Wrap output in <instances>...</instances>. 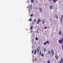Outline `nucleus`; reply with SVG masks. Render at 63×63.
Wrapping results in <instances>:
<instances>
[{"instance_id":"f257e3e1","label":"nucleus","mask_w":63,"mask_h":63,"mask_svg":"<svg viewBox=\"0 0 63 63\" xmlns=\"http://www.w3.org/2000/svg\"><path fill=\"white\" fill-rule=\"evenodd\" d=\"M49 41H47L46 42H45L43 43V44L44 45H47V44H49Z\"/></svg>"},{"instance_id":"f03ea898","label":"nucleus","mask_w":63,"mask_h":63,"mask_svg":"<svg viewBox=\"0 0 63 63\" xmlns=\"http://www.w3.org/2000/svg\"><path fill=\"white\" fill-rule=\"evenodd\" d=\"M51 51L52 55H54V51L53 50V49H52Z\"/></svg>"},{"instance_id":"7ed1b4c3","label":"nucleus","mask_w":63,"mask_h":63,"mask_svg":"<svg viewBox=\"0 0 63 63\" xmlns=\"http://www.w3.org/2000/svg\"><path fill=\"white\" fill-rule=\"evenodd\" d=\"M61 61H60L59 62L60 63H62V62L63 63V58H61Z\"/></svg>"},{"instance_id":"20e7f679","label":"nucleus","mask_w":63,"mask_h":63,"mask_svg":"<svg viewBox=\"0 0 63 63\" xmlns=\"http://www.w3.org/2000/svg\"><path fill=\"white\" fill-rule=\"evenodd\" d=\"M50 9H53V6L52 5H50L49 7Z\"/></svg>"},{"instance_id":"39448f33","label":"nucleus","mask_w":63,"mask_h":63,"mask_svg":"<svg viewBox=\"0 0 63 63\" xmlns=\"http://www.w3.org/2000/svg\"><path fill=\"white\" fill-rule=\"evenodd\" d=\"M55 57L56 59H58V55H55Z\"/></svg>"},{"instance_id":"423d86ee","label":"nucleus","mask_w":63,"mask_h":63,"mask_svg":"<svg viewBox=\"0 0 63 63\" xmlns=\"http://www.w3.org/2000/svg\"><path fill=\"white\" fill-rule=\"evenodd\" d=\"M48 54H51V52H50V50H49L48 51Z\"/></svg>"},{"instance_id":"0eeeda50","label":"nucleus","mask_w":63,"mask_h":63,"mask_svg":"<svg viewBox=\"0 0 63 63\" xmlns=\"http://www.w3.org/2000/svg\"><path fill=\"white\" fill-rule=\"evenodd\" d=\"M42 10H42V8H40L39 9V11H40V12H42Z\"/></svg>"},{"instance_id":"6e6552de","label":"nucleus","mask_w":63,"mask_h":63,"mask_svg":"<svg viewBox=\"0 0 63 63\" xmlns=\"http://www.w3.org/2000/svg\"><path fill=\"white\" fill-rule=\"evenodd\" d=\"M59 34L60 35H61V31H60L59 32Z\"/></svg>"},{"instance_id":"1a4fd4ad","label":"nucleus","mask_w":63,"mask_h":63,"mask_svg":"<svg viewBox=\"0 0 63 63\" xmlns=\"http://www.w3.org/2000/svg\"><path fill=\"white\" fill-rule=\"evenodd\" d=\"M34 21V23H35L36 22V19H34L33 20Z\"/></svg>"},{"instance_id":"9d476101","label":"nucleus","mask_w":63,"mask_h":63,"mask_svg":"<svg viewBox=\"0 0 63 63\" xmlns=\"http://www.w3.org/2000/svg\"><path fill=\"white\" fill-rule=\"evenodd\" d=\"M36 53V50L35 49V53H34V55H35Z\"/></svg>"},{"instance_id":"9b49d317","label":"nucleus","mask_w":63,"mask_h":63,"mask_svg":"<svg viewBox=\"0 0 63 63\" xmlns=\"http://www.w3.org/2000/svg\"><path fill=\"white\" fill-rule=\"evenodd\" d=\"M43 49L45 52L46 51V48H43Z\"/></svg>"},{"instance_id":"f8f14e48","label":"nucleus","mask_w":63,"mask_h":63,"mask_svg":"<svg viewBox=\"0 0 63 63\" xmlns=\"http://www.w3.org/2000/svg\"><path fill=\"white\" fill-rule=\"evenodd\" d=\"M53 2L55 3L56 1H57V0H53Z\"/></svg>"},{"instance_id":"ddd939ff","label":"nucleus","mask_w":63,"mask_h":63,"mask_svg":"<svg viewBox=\"0 0 63 63\" xmlns=\"http://www.w3.org/2000/svg\"><path fill=\"white\" fill-rule=\"evenodd\" d=\"M38 22H41V20H40V19H38Z\"/></svg>"},{"instance_id":"4468645a","label":"nucleus","mask_w":63,"mask_h":63,"mask_svg":"<svg viewBox=\"0 0 63 63\" xmlns=\"http://www.w3.org/2000/svg\"><path fill=\"white\" fill-rule=\"evenodd\" d=\"M43 21L42 22V24H45V21H44V20H43Z\"/></svg>"},{"instance_id":"2eb2a0df","label":"nucleus","mask_w":63,"mask_h":63,"mask_svg":"<svg viewBox=\"0 0 63 63\" xmlns=\"http://www.w3.org/2000/svg\"><path fill=\"white\" fill-rule=\"evenodd\" d=\"M41 56L42 57H43V56H44V54H41Z\"/></svg>"},{"instance_id":"dca6fc26","label":"nucleus","mask_w":63,"mask_h":63,"mask_svg":"<svg viewBox=\"0 0 63 63\" xmlns=\"http://www.w3.org/2000/svg\"><path fill=\"white\" fill-rule=\"evenodd\" d=\"M56 17L57 19H58V16H56Z\"/></svg>"},{"instance_id":"f3484780","label":"nucleus","mask_w":63,"mask_h":63,"mask_svg":"<svg viewBox=\"0 0 63 63\" xmlns=\"http://www.w3.org/2000/svg\"><path fill=\"white\" fill-rule=\"evenodd\" d=\"M31 2H32V3H33L34 2V0H31Z\"/></svg>"},{"instance_id":"a211bd4d","label":"nucleus","mask_w":63,"mask_h":63,"mask_svg":"<svg viewBox=\"0 0 63 63\" xmlns=\"http://www.w3.org/2000/svg\"><path fill=\"white\" fill-rule=\"evenodd\" d=\"M36 50L37 51H38V52H39V49H38V48H37L36 49Z\"/></svg>"},{"instance_id":"6ab92c4d","label":"nucleus","mask_w":63,"mask_h":63,"mask_svg":"<svg viewBox=\"0 0 63 63\" xmlns=\"http://www.w3.org/2000/svg\"><path fill=\"white\" fill-rule=\"evenodd\" d=\"M28 21H32V19H30L28 20Z\"/></svg>"},{"instance_id":"aec40b11","label":"nucleus","mask_w":63,"mask_h":63,"mask_svg":"<svg viewBox=\"0 0 63 63\" xmlns=\"http://www.w3.org/2000/svg\"><path fill=\"white\" fill-rule=\"evenodd\" d=\"M32 27H33V26H32L31 27V28H30L31 30H32Z\"/></svg>"},{"instance_id":"412c9836","label":"nucleus","mask_w":63,"mask_h":63,"mask_svg":"<svg viewBox=\"0 0 63 63\" xmlns=\"http://www.w3.org/2000/svg\"><path fill=\"white\" fill-rule=\"evenodd\" d=\"M41 51H40V54H39V55H41Z\"/></svg>"},{"instance_id":"4be33fe9","label":"nucleus","mask_w":63,"mask_h":63,"mask_svg":"<svg viewBox=\"0 0 63 63\" xmlns=\"http://www.w3.org/2000/svg\"><path fill=\"white\" fill-rule=\"evenodd\" d=\"M47 62H48V63H50V61H49V60H48V61H47Z\"/></svg>"},{"instance_id":"5701e85b","label":"nucleus","mask_w":63,"mask_h":63,"mask_svg":"<svg viewBox=\"0 0 63 63\" xmlns=\"http://www.w3.org/2000/svg\"><path fill=\"white\" fill-rule=\"evenodd\" d=\"M37 24H39V22H38V21L37 22Z\"/></svg>"},{"instance_id":"b1692460","label":"nucleus","mask_w":63,"mask_h":63,"mask_svg":"<svg viewBox=\"0 0 63 63\" xmlns=\"http://www.w3.org/2000/svg\"><path fill=\"white\" fill-rule=\"evenodd\" d=\"M35 40H38V39L37 38V37H36L35 38Z\"/></svg>"},{"instance_id":"393cba45","label":"nucleus","mask_w":63,"mask_h":63,"mask_svg":"<svg viewBox=\"0 0 63 63\" xmlns=\"http://www.w3.org/2000/svg\"><path fill=\"white\" fill-rule=\"evenodd\" d=\"M33 16V14H31L30 15V16Z\"/></svg>"},{"instance_id":"a878e982","label":"nucleus","mask_w":63,"mask_h":63,"mask_svg":"<svg viewBox=\"0 0 63 63\" xmlns=\"http://www.w3.org/2000/svg\"><path fill=\"white\" fill-rule=\"evenodd\" d=\"M62 17H61V22H62Z\"/></svg>"},{"instance_id":"bb28decb","label":"nucleus","mask_w":63,"mask_h":63,"mask_svg":"<svg viewBox=\"0 0 63 63\" xmlns=\"http://www.w3.org/2000/svg\"><path fill=\"white\" fill-rule=\"evenodd\" d=\"M47 29V27H45V29Z\"/></svg>"},{"instance_id":"cd10ccee","label":"nucleus","mask_w":63,"mask_h":63,"mask_svg":"<svg viewBox=\"0 0 63 63\" xmlns=\"http://www.w3.org/2000/svg\"><path fill=\"white\" fill-rule=\"evenodd\" d=\"M32 53H33V51L32 50Z\"/></svg>"},{"instance_id":"c85d7f7f","label":"nucleus","mask_w":63,"mask_h":63,"mask_svg":"<svg viewBox=\"0 0 63 63\" xmlns=\"http://www.w3.org/2000/svg\"><path fill=\"white\" fill-rule=\"evenodd\" d=\"M49 1H52V0H49Z\"/></svg>"},{"instance_id":"c756f323","label":"nucleus","mask_w":63,"mask_h":63,"mask_svg":"<svg viewBox=\"0 0 63 63\" xmlns=\"http://www.w3.org/2000/svg\"><path fill=\"white\" fill-rule=\"evenodd\" d=\"M29 7V6H28L27 7V9H28V7Z\"/></svg>"},{"instance_id":"7c9ffc66","label":"nucleus","mask_w":63,"mask_h":63,"mask_svg":"<svg viewBox=\"0 0 63 63\" xmlns=\"http://www.w3.org/2000/svg\"><path fill=\"white\" fill-rule=\"evenodd\" d=\"M38 48H39V49H40V47H38Z\"/></svg>"},{"instance_id":"2f4dec72","label":"nucleus","mask_w":63,"mask_h":63,"mask_svg":"<svg viewBox=\"0 0 63 63\" xmlns=\"http://www.w3.org/2000/svg\"><path fill=\"white\" fill-rule=\"evenodd\" d=\"M36 3H37V0L36 1Z\"/></svg>"},{"instance_id":"473e14b6","label":"nucleus","mask_w":63,"mask_h":63,"mask_svg":"<svg viewBox=\"0 0 63 63\" xmlns=\"http://www.w3.org/2000/svg\"><path fill=\"white\" fill-rule=\"evenodd\" d=\"M31 32H32V31L30 33H31Z\"/></svg>"},{"instance_id":"72a5a7b5","label":"nucleus","mask_w":63,"mask_h":63,"mask_svg":"<svg viewBox=\"0 0 63 63\" xmlns=\"http://www.w3.org/2000/svg\"><path fill=\"white\" fill-rule=\"evenodd\" d=\"M36 9H37V10H38V8H37Z\"/></svg>"},{"instance_id":"f704fd0d","label":"nucleus","mask_w":63,"mask_h":63,"mask_svg":"<svg viewBox=\"0 0 63 63\" xmlns=\"http://www.w3.org/2000/svg\"><path fill=\"white\" fill-rule=\"evenodd\" d=\"M29 14H30V13H29Z\"/></svg>"}]
</instances>
